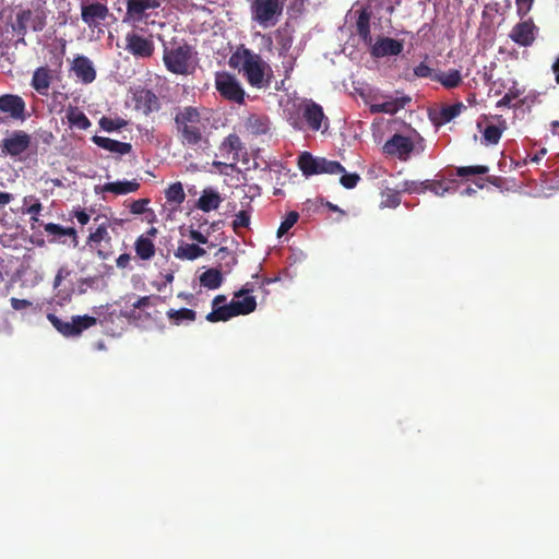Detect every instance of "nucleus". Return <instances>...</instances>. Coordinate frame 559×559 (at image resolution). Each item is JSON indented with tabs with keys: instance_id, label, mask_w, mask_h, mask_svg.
Here are the masks:
<instances>
[{
	"instance_id": "nucleus-1",
	"label": "nucleus",
	"mask_w": 559,
	"mask_h": 559,
	"mask_svg": "<svg viewBox=\"0 0 559 559\" xmlns=\"http://www.w3.org/2000/svg\"><path fill=\"white\" fill-rule=\"evenodd\" d=\"M228 64L233 69H237L242 73L248 84L255 88H267L273 79V70L271 66L263 60L261 55L239 45L231 53Z\"/></svg>"
},
{
	"instance_id": "nucleus-2",
	"label": "nucleus",
	"mask_w": 559,
	"mask_h": 559,
	"mask_svg": "<svg viewBox=\"0 0 559 559\" xmlns=\"http://www.w3.org/2000/svg\"><path fill=\"white\" fill-rule=\"evenodd\" d=\"M177 136L183 146L200 147L206 143L207 118H203L198 107L185 106L174 118Z\"/></svg>"
},
{
	"instance_id": "nucleus-3",
	"label": "nucleus",
	"mask_w": 559,
	"mask_h": 559,
	"mask_svg": "<svg viewBox=\"0 0 559 559\" xmlns=\"http://www.w3.org/2000/svg\"><path fill=\"white\" fill-rule=\"evenodd\" d=\"M195 51L185 39L163 41V62L166 70L176 75H190L195 70Z\"/></svg>"
},
{
	"instance_id": "nucleus-4",
	"label": "nucleus",
	"mask_w": 559,
	"mask_h": 559,
	"mask_svg": "<svg viewBox=\"0 0 559 559\" xmlns=\"http://www.w3.org/2000/svg\"><path fill=\"white\" fill-rule=\"evenodd\" d=\"M298 167L306 177L320 174L341 175V185L349 189V174L338 162L314 157L309 152H302L298 157Z\"/></svg>"
},
{
	"instance_id": "nucleus-5",
	"label": "nucleus",
	"mask_w": 559,
	"mask_h": 559,
	"mask_svg": "<svg viewBox=\"0 0 559 559\" xmlns=\"http://www.w3.org/2000/svg\"><path fill=\"white\" fill-rule=\"evenodd\" d=\"M326 120L323 108L311 99L299 104L296 112H288L287 117L288 123L298 131H320Z\"/></svg>"
},
{
	"instance_id": "nucleus-6",
	"label": "nucleus",
	"mask_w": 559,
	"mask_h": 559,
	"mask_svg": "<svg viewBox=\"0 0 559 559\" xmlns=\"http://www.w3.org/2000/svg\"><path fill=\"white\" fill-rule=\"evenodd\" d=\"M285 0H250L252 21L262 27L274 26L281 17Z\"/></svg>"
},
{
	"instance_id": "nucleus-7",
	"label": "nucleus",
	"mask_w": 559,
	"mask_h": 559,
	"mask_svg": "<svg viewBox=\"0 0 559 559\" xmlns=\"http://www.w3.org/2000/svg\"><path fill=\"white\" fill-rule=\"evenodd\" d=\"M221 157L226 162H214L215 166L236 168L238 162H248V152L240 138L236 133L227 135L218 146Z\"/></svg>"
},
{
	"instance_id": "nucleus-8",
	"label": "nucleus",
	"mask_w": 559,
	"mask_h": 559,
	"mask_svg": "<svg viewBox=\"0 0 559 559\" xmlns=\"http://www.w3.org/2000/svg\"><path fill=\"white\" fill-rule=\"evenodd\" d=\"M48 321L52 326L66 337H75L91 326L95 325L97 319L92 316H73L71 321H63L53 313L47 314Z\"/></svg>"
},
{
	"instance_id": "nucleus-9",
	"label": "nucleus",
	"mask_w": 559,
	"mask_h": 559,
	"mask_svg": "<svg viewBox=\"0 0 559 559\" xmlns=\"http://www.w3.org/2000/svg\"><path fill=\"white\" fill-rule=\"evenodd\" d=\"M215 88L226 100L234 102L239 105L245 103V90L239 81L228 72H216Z\"/></svg>"
},
{
	"instance_id": "nucleus-10",
	"label": "nucleus",
	"mask_w": 559,
	"mask_h": 559,
	"mask_svg": "<svg viewBox=\"0 0 559 559\" xmlns=\"http://www.w3.org/2000/svg\"><path fill=\"white\" fill-rule=\"evenodd\" d=\"M275 40L278 46V56L282 58V68L285 79H288L295 67L296 58L289 55L294 36L292 29L286 25L274 32Z\"/></svg>"
},
{
	"instance_id": "nucleus-11",
	"label": "nucleus",
	"mask_w": 559,
	"mask_h": 559,
	"mask_svg": "<svg viewBox=\"0 0 559 559\" xmlns=\"http://www.w3.org/2000/svg\"><path fill=\"white\" fill-rule=\"evenodd\" d=\"M124 40V49L136 59H148L154 55L155 45L151 37L130 32L126 35Z\"/></svg>"
},
{
	"instance_id": "nucleus-12",
	"label": "nucleus",
	"mask_w": 559,
	"mask_h": 559,
	"mask_svg": "<svg viewBox=\"0 0 559 559\" xmlns=\"http://www.w3.org/2000/svg\"><path fill=\"white\" fill-rule=\"evenodd\" d=\"M46 26V14L44 11L33 13L31 10H22L16 14L14 31L19 35H25L27 29L40 32Z\"/></svg>"
},
{
	"instance_id": "nucleus-13",
	"label": "nucleus",
	"mask_w": 559,
	"mask_h": 559,
	"mask_svg": "<svg viewBox=\"0 0 559 559\" xmlns=\"http://www.w3.org/2000/svg\"><path fill=\"white\" fill-rule=\"evenodd\" d=\"M32 138L24 130H15L1 141L0 148L4 155L17 157L31 146Z\"/></svg>"
},
{
	"instance_id": "nucleus-14",
	"label": "nucleus",
	"mask_w": 559,
	"mask_h": 559,
	"mask_svg": "<svg viewBox=\"0 0 559 559\" xmlns=\"http://www.w3.org/2000/svg\"><path fill=\"white\" fill-rule=\"evenodd\" d=\"M163 0H126V17L140 23L150 16L152 11L162 7Z\"/></svg>"
},
{
	"instance_id": "nucleus-15",
	"label": "nucleus",
	"mask_w": 559,
	"mask_h": 559,
	"mask_svg": "<svg viewBox=\"0 0 559 559\" xmlns=\"http://www.w3.org/2000/svg\"><path fill=\"white\" fill-rule=\"evenodd\" d=\"M0 111L7 114L11 119L24 122L29 115L26 112V103L20 95H0Z\"/></svg>"
},
{
	"instance_id": "nucleus-16",
	"label": "nucleus",
	"mask_w": 559,
	"mask_h": 559,
	"mask_svg": "<svg viewBox=\"0 0 559 559\" xmlns=\"http://www.w3.org/2000/svg\"><path fill=\"white\" fill-rule=\"evenodd\" d=\"M57 69H50L47 66L38 67L35 69L31 80V86L41 96H48L50 85L53 81L55 75L58 73L62 66V59L58 58Z\"/></svg>"
},
{
	"instance_id": "nucleus-17",
	"label": "nucleus",
	"mask_w": 559,
	"mask_h": 559,
	"mask_svg": "<svg viewBox=\"0 0 559 559\" xmlns=\"http://www.w3.org/2000/svg\"><path fill=\"white\" fill-rule=\"evenodd\" d=\"M414 151V142L411 138L402 134H394L383 145V153L399 158L400 160H407L411 153Z\"/></svg>"
},
{
	"instance_id": "nucleus-18",
	"label": "nucleus",
	"mask_w": 559,
	"mask_h": 559,
	"mask_svg": "<svg viewBox=\"0 0 559 559\" xmlns=\"http://www.w3.org/2000/svg\"><path fill=\"white\" fill-rule=\"evenodd\" d=\"M134 108L145 116L159 110L160 103L156 94L147 88H140L133 93Z\"/></svg>"
},
{
	"instance_id": "nucleus-19",
	"label": "nucleus",
	"mask_w": 559,
	"mask_h": 559,
	"mask_svg": "<svg viewBox=\"0 0 559 559\" xmlns=\"http://www.w3.org/2000/svg\"><path fill=\"white\" fill-rule=\"evenodd\" d=\"M109 13L107 5L100 2H93L91 4H82L81 17L82 21L90 27H96L104 21Z\"/></svg>"
},
{
	"instance_id": "nucleus-20",
	"label": "nucleus",
	"mask_w": 559,
	"mask_h": 559,
	"mask_svg": "<svg viewBox=\"0 0 559 559\" xmlns=\"http://www.w3.org/2000/svg\"><path fill=\"white\" fill-rule=\"evenodd\" d=\"M402 50V41L391 37H380L373 45H371L370 53L374 58H383L386 56H397Z\"/></svg>"
},
{
	"instance_id": "nucleus-21",
	"label": "nucleus",
	"mask_w": 559,
	"mask_h": 559,
	"mask_svg": "<svg viewBox=\"0 0 559 559\" xmlns=\"http://www.w3.org/2000/svg\"><path fill=\"white\" fill-rule=\"evenodd\" d=\"M536 29V26L534 25L533 21L530 19L527 21L520 22L515 24L511 32H510V38L518 45L527 47L531 46L535 40V34L534 31Z\"/></svg>"
},
{
	"instance_id": "nucleus-22",
	"label": "nucleus",
	"mask_w": 559,
	"mask_h": 559,
	"mask_svg": "<svg viewBox=\"0 0 559 559\" xmlns=\"http://www.w3.org/2000/svg\"><path fill=\"white\" fill-rule=\"evenodd\" d=\"M71 70L83 84H90L96 79L93 62L85 56H76L72 61Z\"/></svg>"
},
{
	"instance_id": "nucleus-23",
	"label": "nucleus",
	"mask_w": 559,
	"mask_h": 559,
	"mask_svg": "<svg viewBox=\"0 0 559 559\" xmlns=\"http://www.w3.org/2000/svg\"><path fill=\"white\" fill-rule=\"evenodd\" d=\"M92 142L98 147L120 156L127 155L132 151V145L130 143L120 142L106 136L94 135L92 136Z\"/></svg>"
},
{
	"instance_id": "nucleus-24",
	"label": "nucleus",
	"mask_w": 559,
	"mask_h": 559,
	"mask_svg": "<svg viewBox=\"0 0 559 559\" xmlns=\"http://www.w3.org/2000/svg\"><path fill=\"white\" fill-rule=\"evenodd\" d=\"M94 222L97 223V227L90 234L87 243L97 246L102 241L109 242L111 239L108 233L109 219L106 216L97 215L94 217Z\"/></svg>"
},
{
	"instance_id": "nucleus-25",
	"label": "nucleus",
	"mask_w": 559,
	"mask_h": 559,
	"mask_svg": "<svg viewBox=\"0 0 559 559\" xmlns=\"http://www.w3.org/2000/svg\"><path fill=\"white\" fill-rule=\"evenodd\" d=\"M409 102H411V97L404 96V97H400V98H392V99L383 102L381 104L373 103L370 105V111L372 114L383 112V114L394 115L399 110L404 108L405 105Z\"/></svg>"
},
{
	"instance_id": "nucleus-26",
	"label": "nucleus",
	"mask_w": 559,
	"mask_h": 559,
	"mask_svg": "<svg viewBox=\"0 0 559 559\" xmlns=\"http://www.w3.org/2000/svg\"><path fill=\"white\" fill-rule=\"evenodd\" d=\"M222 201V197L217 191L212 188H207L202 191V194L197 202V206L203 212H211L218 209Z\"/></svg>"
},
{
	"instance_id": "nucleus-27",
	"label": "nucleus",
	"mask_w": 559,
	"mask_h": 559,
	"mask_svg": "<svg viewBox=\"0 0 559 559\" xmlns=\"http://www.w3.org/2000/svg\"><path fill=\"white\" fill-rule=\"evenodd\" d=\"M66 118L70 127L80 130H86L91 127V121L86 115L76 106H69L66 110Z\"/></svg>"
},
{
	"instance_id": "nucleus-28",
	"label": "nucleus",
	"mask_w": 559,
	"mask_h": 559,
	"mask_svg": "<svg viewBox=\"0 0 559 559\" xmlns=\"http://www.w3.org/2000/svg\"><path fill=\"white\" fill-rule=\"evenodd\" d=\"M435 82L440 83L447 90H453L462 84L463 78L460 70L451 69L448 72L439 71L435 76Z\"/></svg>"
},
{
	"instance_id": "nucleus-29",
	"label": "nucleus",
	"mask_w": 559,
	"mask_h": 559,
	"mask_svg": "<svg viewBox=\"0 0 559 559\" xmlns=\"http://www.w3.org/2000/svg\"><path fill=\"white\" fill-rule=\"evenodd\" d=\"M140 188V183L136 180L131 181H116V182H106L102 190L104 192H111L117 195L128 194L131 192L138 191Z\"/></svg>"
},
{
	"instance_id": "nucleus-30",
	"label": "nucleus",
	"mask_w": 559,
	"mask_h": 559,
	"mask_svg": "<svg viewBox=\"0 0 559 559\" xmlns=\"http://www.w3.org/2000/svg\"><path fill=\"white\" fill-rule=\"evenodd\" d=\"M205 254V250L195 243L181 242L175 251V257L180 260L193 261Z\"/></svg>"
},
{
	"instance_id": "nucleus-31",
	"label": "nucleus",
	"mask_w": 559,
	"mask_h": 559,
	"mask_svg": "<svg viewBox=\"0 0 559 559\" xmlns=\"http://www.w3.org/2000/svg\"><path fill=\"white\" fill-rule=\"evenodd\" d=\"M134 250L140 259L150 260L155 255L156 248L150 237L141 235L135 240Z\"/></svg>"
},
{
	"instance_id": "nucleus-32",
	"label": "nucleus",
	"mask_w": 559,
	"mask_h": 559,
	"mask_svg": "<svg viewBox=\"0 0 559 559\" xmlns=\"http://www.w3.org/2000/svg\"><path fill=\"white\" fill-rule=\"evenodd\" d=\"M507 130L506 120H501L499 124H488L483 130V139L486 145H496L499 143L502 133Z\"/></svg>"
},
{
	"instance_id": "nucleus-33",
	"label": "nucleus",
	"mask_w": 559,
	"mask_h": 559,
	"mask_svg": "<svg viewBox=\"0 0 559 559\" xmlns=\"http://www.w3.org/2000/svg\"><path fill=\"white\" fill-rule=\"evenodd\" d=\"M247 128L254 135L265 134L270 130V119L263 115H251L247 120Z\"/></svg>"
},
{
	"instance_id": "nucleus-34",
	"label": "nucleus",
	"mask_w": 559,
	"mask_h": 559,
	"mask_svg": "<svg viewBox=\"0 0 559 559\" xmlns=\"http://www.w3.org/2000/svg\"><path fill=\"white\" fill-rule=\"evenodd\" d=\"M237 317L231 301L227 305L212 308V311L206 314L205 319L209 322L228 321L229 319Z\"/></svg>"
},
{
	"instance_id": "nucleus-35",
	"label": "nucleus",
	"mask_w": 559,
	"mask_h": 559,
	"mask_svg": "<svg viewBox=\"0 0 559 559\" xmlns=\"http://www.w3.org/2000/svg\"><path fill=\"white\" fill-rule=\"evenodd\" d=\"M370 17H371V13L367 9H364L360 11V13L357 17V21H356L357 32H358L359 36L362 38V40L368 45H371V41H372V37L370 34V24H369Z\"/></svg>"
},
{
	"instance_id": "nucleus-36",
	"label": "nucleus",
	"mask_w": 559,
	"mask_h": 559,
	"mask_svg": "<svg viewBox=\"0 0 559 559\" xmlns=\"http://www.w3.org/2000/svg\"><path fill=\"white\" fill-rule=\"evenodd\" d=\"M223 281V274L216 267L209 269L200 275V284L209 289H217Z\"/></svg>"
},
{
	"instance_id": "nucleus-37",
	"label": "nucleus",
	"mask_w": 559,
	"mask_h": 559,
	"mask_svg": "<svg viewBox=\"0 0 559 559\" xmlns=\"http://www.w3.org/2000/svg\"><path fill=\"white\" fill-rule=\"evenodd\" d=\"M231 304L235 312L238 316H246L253 312L257 308V300L253 296H242L240 298H233Z\"/></svg>"
},
{
	"instance_id": "nucleus-38",
	"label": "nucleus",
	"mask_w": 559,
	"mask_h": 559,
	"mask_svg": "<svg viewBox=\"0 0 559 559\" xmlns=\"http://www.w3.org/2000/svg\"><path fill=\"white\" fill-rule=\"evenodd\" d=\"M167 318L171 323L179 325L183 321L193 322L197 318V312L192 309L181 308V309H169L166 312Z\"/></svg>"
},
{
	"instance_id": "nucleus-39",
	"label": "nucleus",
	"mask_w": 559,
	"mask_h": 559,
	"mask_svg": "<svg viewBox=\"0 0 559 559\" xmlns=\"http://www.w3.org/2000/svg\"><path fill=\"white\" fill-rule=\"evenodd\" d=\"M23 205L28 206L25 210L23 209L22 212L24 214H29L31 219L37 223L39 221L37 216L40 214L43 210V204L40 203V201L35 195H26L23 199Z\"/></svg>"
},
{
	"instance_id": "nucleus-40",
	"label": "nucleus",
	"mask_w": 559,
	"mask_h": 559,
	"mask_svg": "<svg viewBox=\"0 0 559 559\" xmlns=\"http://www.w3.org/2000/svg\"><path fill=\"white\" fill-rule=\"evenodd\" d=\"M166 200L169 203H175L177 205L181 204L186 199V193L183 191V187L180 182L171 183L165 191Z\"/></svg>"
},
{
	"instance_id": "nucleus-41",
	"label": "nucleus",
	"mask_w": 559,
	"mask_h": 559,
	"mask_svg": "<svg viewBox=\"0 0 559 559\" xmlns=\"http://www.w3.org/2000/svg\"><path fill=\"white\" fill-rule=\"evenodd\" d=\"M465 108L463 103H455L453 105H448L441 108L440 110V124H444L456 118L462 110Z\"/></svg>"
},
{
	"instance_id": "nucleus-42",
	"label": "nucleus",
	"mask_w": 559,
	"mask_h": 559,
	"mask_svg": "<svg viewBox=\"0 0 559 559\" xmlns=\"http://www.w3.org/2000/svg\"><path fill=\"white\" fill-rule=\"evenodd\" d=\"M400 194H401L400 189L393 190V189L386 188L385 190H383L381 192L382 200H381L380 206L381 207H390V209L397 207L401 204Z\"/></svg>"
},
{
	"instance_id": "nucleus-43",
	"label": "nucleus",
	"mask_w": 559,
	"mask_h": 559,
	"mask_svg": "<svg viewBox=\"0 0 559 559\" xmlns=\"http://www.w3.org/2000/svg\"><path fill=\"white\" fill-rule=\"evenodd\" d=\"M127 124H128L127 120H124L123 118H120V117L110 118V117L103 116L99 119V127L106 132H114V131L121 130Z\"/></svg>"
},
{
	"instance_id": "nucleus-44",
	"label": "nucleus",
	"mask_w": 559,
	"mask_h": 559,
	"mask_svg": "<svg viewBox=\"0 0 559 559\" xmlns=\"http://www.w3.org/2000/svg\"><path fill=\"white\" fill-rule=\"evenodd\" d=\"M44 229L48 235L57 237L72 236L76 238V230L73 227H63L59 224L47 223L44 225Z\"/></svg>"
},
{
	"instance_id": "nucleus-45",
	"label": "nucleus",
	"mask_w": 559,
	"mask_h": 559,
	"mask_svg": "<svg viewBox=\"0 0 559 559\" xmlns=\"http://www.w3.org/2000/svg\"><path fill=\"white\" fill-rule=\"evenodd\" d=\"M489 171V168L485 165L477 166H461L455 168V175L459 177H467L475 175H485Z\"/></svg>"
},
{
	"instance_id": "nucleus-46",
	"label": "nucleus",
	"mask_w": 559,
	"mask_h": 559,
	"mask_svg": "<svg viewBox=\"0 0 559 559\" xmlns=\"http://www.w3.org/2000/svg\"><path fill=\"white\" fill-rule=\"evenodd\" d=\"M401 192L406 193H423L427 191L426 187V180L425 181H417V180H405L402 182Z\"/></svg>"
},
{
	"instance_id": "nucleus-47",
	"label": "nucleus",
	"mask_w": 559,
	"mask_h": 559,
	"mask_svg": "<svg viewBox=\"0 0 559 559\" xmlns=\"http://www.w3.org/2000/svg\"><path fill=\"white\" fill-rule=\"evenodd\" d=\"M298 218L299 214L297 212H288L277 229V237H282L288 233V230L297 223Z\"/></svg>"
},
{
	"instance_id": "nucleus-48",
	"label": "nucleus",
	"mask_w": 559,
	"mask_h": 559,
	"mask_svg": "<svg viewBox=\"0 0 559 559\" xmlns=\"http://www.w3.org/2000/svg\"><path fill=\"white\" fill-rule=\"evenodd\" d=\"M250 213L248 211H239L235 215V219L233 221V229L237 233L240 228H247L250 225Z\"/></svg>"
},
{
	"instance_id": "nucleus-49",
	"label": "nucleus",
	"mask_w": 559,
	"mask_h": 559,
	"mask_svg": "<svg viewBox=\"0 0 559 559\" xmlns=\"http://www.w3.org/2000/svg\"><path fill=\"white\" fill-rule=\"evenodd\" d=\"M426 187L428 191H431L438 197L444 195L450 190L449 186H445L442 180H426Z\"/></svg>"
},
{
	"instance_id": "nucleus-50",
	"label": "nucleus",
	"mask_w": 559,
	"mask_h": 559,
	"mask_svg": "<svg viewBox=\"0 0 559 559\" xmlns=\"http://www.w3.org/2000/svg\"><path fill=\"white\" fill-rule=\"evenodd\" d=\"M437 71L430 68L425 62H420L418 66L414 68V75L417 78H429L435 81V76L437 75Z\"/></svg>"
},
{
	"instance_id": "nucleus-51",
	"label": "nucleus",
	"mask_w": 559,
	"mask_h": 559,
	"mask_svg": "<svg viewBox=\"0 0 559 559\" xmlns=\"http://www.w3.org/2000/svg\"><path fill=\"white\" fill-rule=\"evenodd\" d=\"M150 203V200L148 199H139V200H135L133 201L131 204H130V212L132 214H135V215H140V214H144L146 212H150L151 214H153V211L152 210H148L146 206L147 204Z\"/></svg>"
},
{
	"instance_id": "nucleus-52",
	"label": "nucleus",
	"mask_w": 559,
	"mask_h": 559,
	"mask_svg": "<svg viewBox=\"0 0 559 559\" xmlns=\"http://www.w3.org/2000/svg\"><path fill=\"white\" fill-rule=\"evenodd\" d=\"M355 91L360 95L364 102L368 105L373 104V100L377 98V95L373 93V90L369 86L355 87Z\"/></svg>"
},
{
	"instance_id": "nucleus-53",
	"label": "nucleus",
	"mask_w": 559,
	"mask_h": 559,
	"mask_svg": "<svg viewBox=\"0 0 559 559\" xmlns=\"http://www.w3.org/2000/svg\"><path fill=\"white\" fill-rule=\"evenodd\" d=\"M385 173H386V170L382 166L372 165L368 168V170L366 173V178L370 181H373V180L382 177Z\"/></svg>"
},
{
	"instance_id": "nucleus-54",
	"label": "nucleus",
	"mask_w": 559,
	"mask_h": 559,
	"mask_svg": "<svg viewBox=\"0 0 559 559\" xmlns=\"http://www.w3.org/2000/svg\"><path fill=\"white\" fill-rule=\"evenodd\" d=\"M534 0H515L516 11L520 17L525 16L532 9Z\"/></svg>"
},
{
	"instance_id": "nucleus-55",
	"label": "nucleus",
	"mask_w": 559,
	"mask_h": 559,
	"mask_svg": "<svg viewBox=\"0 0 559 559\" xmlns=\"http://www.w3.org/2000/svg\"><path fill=\"white\" fill-rule=\"evenodd\" d=\"M156 299V300H162L160 296H143V297H140L134 304H133V308L134 309H142V308H145V307H150L152 304H151V300L152 299Z\"/></svg>"
},
{
	"instance_id": "nucleus-56",
	"label": "nucleus",
	"mask_w": 559,
	"mask_h": 559,
	"mask_svg": "<svg viewBox=\"0 0 559 559\" xmlns=\"http://www.w3.org/2000/svg\"><path fill=\"white\" fill-rule=\"evenodd\" d=\"M10 304L14 310H23L32 305L31 301L26 299H19L16 297H12L10 299Z\"/></svg>"
},
{
	"instance_id": "nucleus-57",
	"label": "nucleus",
	"mask_w": 559,
	"mask_h": 559,
	"mask_svg": "<svg viewBox=\"0 0 559 559\" xmlns=\"http://www.w3.org/2000/svg\"><path fill=\"white\" fill-rule=\"evenodd\" d=\"M189 237L190 239L199 242V243H207L209 239L206 236H204L202 233H200L199 230H195V229H191L190 233H189Z\"/></svg>"
},
{
	"instance_id": "nucleus-58",
	"label": "nucleus",
	"mask_w": 559,
	"mask_h": 559,
	"mask_svg": "<svg viewBox=\"0 0 559 559\" xmlns=\"http://www.w3.org/2000/svg\"><path fill=\"white\" fill-rule=\"evenodd\" d=\"M515 97L516 95L511 92L504 94V96L497 102V107H509Z\"/></svg>"
},
{
	"instance_id": "nucleus-59",
	"label": "nucleus",
	"mask_w": 559,
	"mask_h": 559,
	"mask_svg": "<svg viewBox=\"0 0 559 559\" xmlns=\"http://www.w3.org/2000/svg\"><path fill=\"white\" fill-rule=\"evenodd\" d=\"M74 217L81 225H86L90 222V215L84 210L75 211Z\"/></svg>"
},
{
	"instance_id": "nucleus-60",
	"label": "nucleus",
	"mask_w": 559,
	"mask_h": 559,
	"mask_svg": "<svg viewBox=\"0 0 559 559\" xmlns=\"http://www.w3.org/2000/svg\"><path fill=\"white\" fill-rule=\"evenodd\" d=\"M216 255L221 257L222 259L225 257H229L230 265H235L237 263L236 258L230 253V251L226 247L219 248L218 251L216 252Z\"/></svg>"
},
{
	"instance_id": "nucleus-61",
	"label": "nucleus",
	"mask_w": 559,
	"mask_h": 559,
	"mask_svg": "<svg viewBox=\"0 0 559 559\" xmlns=\"http://www.w3.org/2000/svg\"><path fill=\"white\" fill-rule=\"evenodd\" d=\"M253 292V287L250 283H247L241 289L235 293V298H240L245 295L249 296V293Z\"/></svg>"
},
{
	"instance_id": "nucleus-62",
	"label": "nucleus",
	"mask_w": 559,
	"mask_h": 559,
	"mask_svg": "<svg viewBox=\"0 0 559 559\" xmlns=\"http://www.w3.org/2000/svg\"><path fill=\"white\" fill-rule=\"evenodd\" d=\"M13 200V195L9 192L0 191V206L8 205Z\"/></svg>"
},
{
	"instance_id": "nucleus-63",
	"label": "nucleus",
	"mask_w": 559,
	"mask_h": 559,
	"mask_svg": "<svg viewBox=\"0 0 559 559\" xmlns=\"http://www.w3.org/2000/svg\"><path fill=\"white\" fill-rule=\"evenodd\" d=\"M225 301H226V296L217 295L212 300V308L224 306V305H226Z\"/></svg>"
},
{
	"instance_id": "nucleus-64",
	"label": "nucleus",
	"mask_w": 559,
	"mask_h": 559,
	"mask_svg": "<svg viewBox=\"0 0 559 559\" xmlns=\"http://www.w3.org/2000/svg\"><path fill=\"white\" fill-rule=\"evenodd\" d=\"M551 70L555 73V80L556 83L559 84V57L556 59V61L551 66Z\"/></svg>"
}]
</instances>
